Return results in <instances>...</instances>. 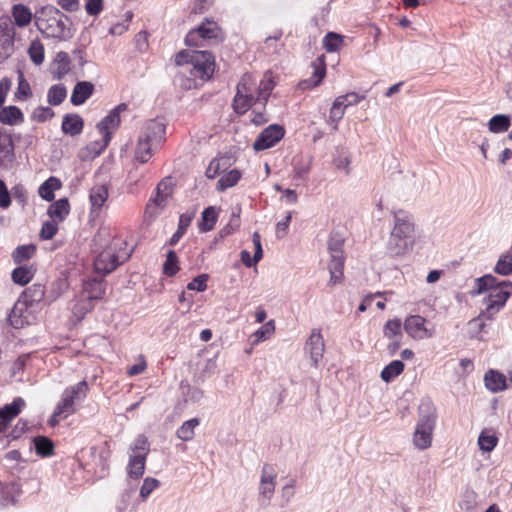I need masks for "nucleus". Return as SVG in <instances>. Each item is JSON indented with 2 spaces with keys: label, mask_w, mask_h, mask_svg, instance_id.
<instances>
[{
  "label": "nucleus",
  "mask_w": 512,
  "mask_h": 512,
  "mask_svg": "<svg viewBox=\"0 0 512 512\" xmlns=\"http://www.w3.org/2000/svg\"><path fill=\"white\" fill-rule=\"evenodd\" d=\"M24 405L25 401L21 397H17L12 403L6 404L0 408V425L3 427V430L6 428L7 424L21 412Z\"/></svg>",
  "instance_id": "nucleus-19"
},
{
  "label": "nucleus",
  "mask_w": 512,
  "mask_h": 512,
  "mask_svg": "<svg viewBox=\"0 0 512 512\" xmlns=\"http://www.w3.org/2000/svg\"><path fill=\"white\" fill-rule=\"evenodd\" d=\"M342 97H337L330 109L329 118L332 122L338 123L344 116L345 108L343 107L342 102L340 101Z\"/></svg>",
  "instance_id": "nucleus-55"
},
{
  "label": "nucleus",
  "mask_w": 512,
  "mask_h": 512,
  "mask_svg": "<svg viewBox=\"0 0 512 512\" xmlns=\"http://www.w3.org/2000/svg\"><path fill=\"white\" fill-rule=\"evenodd\" d=\"M179 270L178 257L174 250H169L166 255V260L163 264V272L167 276H174Z\"/></svg>",
  "instance_id": "nucleus-47"
},
{
  "label": "nucleus",
  "mask_w": 512,
  "mask_h": 512,
  "mask_svg": "<svg viewBox=\"0 0 512 512\" xmlns=\"http://www.w3.org/2000/svg\"><path fill=\"white\" fill-rule=\"evenodd\" d=\"M165 129L166 125L161 119H150L142 126L139 137L159 146L164 140Z\"/></svg>",
  "instance_id": "nucleus-15"
},
{
  "label": "nucleus",
  "mask_w": 512,
  "mask_h": 512,
  "mask_svg": "<svg viewBox=\"0 0 512 512\" xmlns=\"http://www.w3.org/2000/svg\"><path fill=\"white\" fill-rule=\"evenodd\" d=\"M36 252L34 244L20 245L12 253V258L15 263L20 264L25 260L30 259Z\"/></svg>",
  "instance_id": "nucleus-45"
},
{
  "label": "nucleus",
  "mask_w": 512,
  "mask_h": 512,
  "mask_svg": "<svg viewBox=\"0 0 512 512\" xmlns=\"http://www.w3.org/2000/svg\"><path fill=\"white\" fill-rule=\"evenodd\" d=\"M23 113L16 106L4 107L0 111V121L6 125H16L23 122Z\"/></svg>",
  "instance_id": "nucleus-30"
},
{
  "label": "nucleus",
  "mask_w": 512,
  "mask_h": 512,
  "mask_svg": "<svg viewBox=\"0 0 512 512\" xmlns=\"http://www.w3.org/2000/svg\"><path fill=\"white\" fill-rule=\"evenodd\" d=\"M274 87H275V81H274L271 73H266L259 83V86L257 89V96L255 97L256 101L258 103L262 104L263 106H265Z\"/></svg>",
  "instance_id": "nucleus-22"
},
{
  "label": "nucleus",
  "mask_w": 512,
  "mask_h": 512,
  "mask_svg": "<svg viewBox=\"0 0 512 512\" xmlns=\"http://www.w3.org/2000/svg\"><path fill=\"white\" fill-rule=\"evenodd\" d=\"M12 16L15 24L19 27H26L32 20L31 10L23 4L13 5Z\"/></svg>",
  "instance_id": "nucleus-33"
},
{
  "label": "nucleus",
  "mask_w": 512,
  "mask_h": 512,
  "mask_svg": "<svg viewBox=\"0 0 512 512\" xmlns=\"http://www.w3.org/2000/svg\"><path fill=\"white\" fill-rule=\"evenodd\" d=\"M60 187V180L56 177H50L40 185L38 193L42 199L52 201L54 199V191Z\"/></svg>",
  "instance_id": "nucleus-36"
},
{
  "label": "nucleus",
  "mask_w": 512,
  "mask_h": 512,
  "mask_svg": "<svg viewBox=\"0 0 512 512\" xmlns=\"http://www.w3.org/2000/svg\"><path fill=\"white\" fill-rule=\"evenodd\" d=\"M217 218L218 213L214 206L205 208V210L202 212V220L199 225L200 230L203 232L212 230L216 224Z\"/></svg>",
  "instance_id": "nucleus-39"
},
{
  "label": "nucleus",
  "mask_w": 512,
  "mask_h": 512,
  "mask_svg": "<svg viewBox=\"0 0 512 512\" xmlns=\"http://www.w3.org/2000/svg\"><path fill=\"white\" fill-rule=\"evenodd\" d=\"M185 401L199 402L203 397V391L197 387L187 385L183 387Z\"/></svg>",
  "instance_id": "nucleus-60"
},
{
  "label": "nucleus",
  "mask_w": 512,
  "mask_h": 512,
  "mask_svg": "<svg viewBox=\"0 0 512 512\" xmlns=\"http://www.w3.org/2000/svg\"><path fill=\"white\" fill-rule=\"evenodd\" d=\"M241 178V173L237 169H233L222 176L217 182V190L225 191L226 189L233 187Z\"/></svg>",
  "instance_id": "nucleus-43"
},
{
  "label": "nucleus",
  "mask_w": 512,
  "mask_h": 512,
  "mask_svg": "<svg viewBox=\"0 0 512 512\" xmlns=\"http://www.w3.org/2000/svg\"><path fill=\"white\" fill-rule=\"evenodd\" d=\"M130 256L131 252L119 253L112 247L105 249L94 260L95 272L104 277L126 262Z\"/></svg>",
  "instance_id": "nucleus-6"
},
{
  "label": "nucleus",
  "mask_w": 512,
  "mask_h": 512,
  "mask_svg": "<svg viewBox=\"0 0 512 512\" xmlns=\"http://www.w3.org/2000/svg\"><path fill=\"white\" fill-rule=\"evenodd\" d=\"M159 484V481L155 478H146L141 486L140 496L146 499Z\"/></svg>",
  "instance_id": "nucleus-61"
},
{
  "label": "nucleus",
  "mask_w": 512,
  "mask_h": 512,
  "mask_svg": "<svg viewBox=\"0 0 512 512\" xmlns=\"http://www.w3.org/2000/svg\"><path fill=\"white\" fill-rule=\"evenodd\" d=\"M175 63L181 67L180 74L187 77L181 84L185 89L202 85L212 77L215 68V58L206 50H182L176 55Z\"/></svg>",
  "instance_id": "nucleus-1"
},
{
  "label": "nucleus",
  "mask_w": 512,
  "mask_h": 512,
  "mask_svg": "<svg viewBox=\"0 0 512 512\" xmlns=\"http://www.w3.org/2000/svg\"><path fill=\"white\" fill-rule=\"evenodd\" d=\"M11 198L20 205L24 206L28 199V193L22 184H17L11 189Z\"/></svg>",
  "instance_id": "nucleus-58"
},
{
  "label": "nucleus",
  "mask_w": 512,
  "mask_h": 512,
  "mask_svg": "<svg viewBox=\"0 0 512 512\" xmlns=\"http://www.w3.org/2000/svg\"><path fill=\"white\" fill-rule=\"evenodd\" d=\"M26 310V305L24 303L17 302L12 307L10 313L8 314L7 320L9 324L15 328L20 329L23 328L27 323L26 317L23 315Z\"/></svg>",
  "instance_id": "nucleus-29"
},
{
  "label": "nucleus",
  "mask_w": 512,
  "mask_h": 512,
  "mask_svg": "<svg viewBox=\"0 0 512 512\" xmlns=\"http://www.w3.org/2000/svg\"><path fill=\"white\" fill-rule=\"evenodd\" d=\"M54 116V111L50 107H38L33 112V119L38 122H44Z\"/></svg>",
  "instance_id": "nucleus-63"
},
{
  "label": "nucleus",
  "mask_w": 512,
  "mask_h": 512,
  "mask_svg": "<svg viewBox=\"0 0 512 512\" xmlns=\"http://www.w3.org/2000/svg\"><path fill=\"white\" fill-rule=\"evenodd\" d=\"M15 29L11 19L0 17V63L7 60L14 52Z\"/></svg>",
  "instance_id": "nucleus-11"
},
{
  "label": "nucleus",
  "mask_w": 512,
  "mask_h": 512,
  "mask_svg": "<svg viewBox=\"0 0 512 512\" xmlns=\"http://www.w3.org/2000/svg\"><path fill=\"white\" fill-rule=\"evenodd\" d=\"M494 271L502 276L512 274V255L510 253L501 255L495 265Z\"/></svg>",
  "instance_id": "nucleus-46"
},
{
  "label": "nucleus",
  "mask_w": 512,
  "mask_h": 512,
  "mask_svg": "<svg viewBox=\"0 0 512 512\" xmlns=\"http://www.w3.org/2000/svg\"><path fill=\"white\" fill-rule=\"evenodd\" d=\"M285 134V130L281 125L271 124L266 127L256 138L253 143L255 151H263L275 146Z\"/></svg>",
  "instance_id": "nucleus-13"
},
{
  "label": "nucleus",
  "mask_w": 512,
  "mask_h": 512,
  "mask_svg": "<svg viewBox=\"0 0 512 512\" xmlns=\"http://www.w3.org/2000/svg\"><path fill=\"white\" fill-rule=\"evenodd\" d=\"M391 232L414 243V223L411 215L404 210L394 212V228Z\"/></svg>",
  "instance_id": "nucleus-14"
},
{
  "label": "nucleus",
  "mask_w": 512,
  "mask_h": 512,
  "mask_svg": "<svg viewBox=\"0 0 512 512\" xmlns=\"http://www.w3.org/2000/svg\"><path fill=\"white\" fill-rule=\"evenodd\" d=\"M157 147L155 144L139 137L135 149V158L140 163H146L153 155V150Z\"/></svg>",
  "instance_id": "nucleus-32"
},
{
  "label": "nucleus",
  "mask_w": 512,
  "mask_h": 512,
  "mask_svg": "<svg viewBox=\"0 0 512 512\" xmlns=\"http://www.w3.org/2000/svg\"><path fill=\"white\" fill-rule=\"evenodd\" d=\"M277 472L270 464H264L261 470L259 485V502L262 506H268L274 495Z\"/></svg>",
  "instance_id": "nucleus-10"
},
{
  "label": "nucleus",
  "mask_w": 512,
  "mask_h": 512,
  "mask_svg": "<svg viewBox=\"0 0 512 512\" xmlns=\"http://www.w3.org/2000/svg\"><path fill=\"white\" fill-rule=\"evenodd\" d=\"M485 386L492 392L502 391L506 388V377L504 374L496 371L489 370L484 376Z\"/></svg>",
  "instance_id": "nucleus-23"
},
{
  "label": "nucleus",
  "mask_w": 512,
  "mask_h": 512,
  "mask_svg": "<svg viewBox=\"0 0 512 512\" xmlns=\"http://www.w3.org/2000/svg\"><path fill=\"white\" fill-rule=\"evenodd\" d=\"M324 341L320 331L313 330L306 342V351L309 353L312 365L317 368L324 353Z\"/></svg>",
  "instance_id": "nucleus-16"
},
{
  "label": "nucleus",
  "mask_w": 512,
  "mask_h": 512,
  "mask_svg": "<svg viewBox=\"0 0 512 512\" xmlns=\"http://www.w3.org/2000/svg\"><path fill=\"white\" fill-rule=\"evenodd\" d=\"M64 20L67 17L54 6L43 7L35 16V25L48 38L65 39L70 31Z\"/></svg>",
  "instance_id": "nucleus-2"
},
{
  "label": "nucleus",
  "mask_w": 512,
  "mask_h": 512,
  "mask_svg": "<svg viewBox=\"0 0 512 512\" xmlns=\"http://www.w3.org/2000/svg\"><path fill=\"white\" fill-rule=\"evenodd\" d=\"M58 231V226L56 221H46L43 223L41 231H40V237L44 240H50L52 239L55 234Z\"/></svg>",
  "instance_id": "nucleus-56"
},
{
  "label": "nucleus",
  "mask_w": 512,
  "mask_h": 512,
  "mask_svg": "<svg viewBox=\"0 0 512 512\" xmlns=\"http://www.w3.org/2000/svg\"><path fill=\"white\" fill-rule=\"evenodd\" d=\"M70 205L67 198H62L50 205L48 215L53 221H63L69 214Z\"/></svg>",
  "instance_id": "nucleus-27"
},
{
  "label": "nucleus",
  "mask_w": 512,
  "mask_h": 512,
  "mask_svg": "<svg viewBox=\"0 0 512 512\" xmlns=\"http://www.w3.org/2000/svg\"><path fill=\"white\" fill-rule=\"evenodd\" d=\"M0 152H2L5 157L12 158L14 156V145L9 135H0Z\"/></svg>",
  "instance_id": "nucleus-59"
},
{
  "label": "nucleus",
  "mask_w": 512,
  "mask_h": 512,
  "mask_svg": "<svg viewBox=\"0 0 512 512\" xmlns=\"http://www.w3.org/2000/svg\"><path fill=\"white\" fill-rule=\"evenodd\" d=\"M88 391V384L85 380L74 386L68 387L62 394L61 401L57 405L58 413H63L64 418L75 412V404L82 401Z\"/></svg>",
  "instance_id": "nucleus-7"
},
{
  "label": "nucleus",
  "mask_w": 512,
  "mask_h": 512,
  "mask_svg": "<svg viewBox=\"0 0 512 512\" xmlns=\"http://www.w3.org/2000/svg\"><path fill=\"white\" fill-rule=\"evenodd\" d=\"M512 295V282L508 280L501 281V284L498 288H494L491 290L484 299L486 304L485 310H483L477 318H474L471 323L480 327L482 330L484 324L482 323V319H493L494 315L499 312V310L505 305L508 298Z\"/></svg>",
  "instance_id": "nucleus-3"
},
{
  "label": "nucleus",
  "mask_w": 512,
  "mask_h": 512,
  "mask_svg": "<svg viewBox=\"0 0 512 512\" xmlns=\"http://www.w3.org/2000/svg\"><path fill=\"white\" fill-rule=\"evenodd\" d=\"M405 332L414 340H424L434 336V329L427 327V320L420 315L408 316L403 324Z\"/></svg>",
  "instance_id": "nucleus-12"
},
{
  "label": "nucleus",
  "mask_w": 512,
  "mask_h": 512,
  "mask_svg": "<svg viewBox=\"0 0 512 512\" xmlns=\"http://www.w3.org/2000/svg\"><path fill=\"white\" fill-rule=\"evenodd\" d=\"M28 54L31 61L35 65H40L44 61V47L39 41H32L29 48Z\"/></svg>",
  "instance_id": "nucleus-51"
},
{
  "label": "nucleus",
  "mask_w": 512,
  "mask_h": 512,
  "mask_svg": "<svg viewBox=\"0 0 512 512\" xmlns=\"http://www.w3.org/2000/svg\"><path fill=\"white\" fill-rule=\"evenodd\" d=\"M128 108L126 103H121L117 105L113 110L110 111V113L104 117L98 124L97 129L99 130L100 134H102V144L99 146L97 150L94 148L93 151H95L96 154H100L109 144L111 140V131L112 129H116L120 124V114L124 111H126Z\"/></svg>",
  "instance_id": "nucleus-8"
},
{
  "label": "nucleus",
  "mask_w": 512,
  "mask_h": 512,
  "mask_svg": "<svg viewBox=\"0 0 512 512\" xmlns=\"http://www.w3.org/2000/svg\"><path fill=\"white\" fill-rule=\"evenodd\" d=\"M474 282L475 289L471 292L472 295H479L485 291L490 292L491 290H494V288H498L501 284V281H498L496 277L490 274L476 278Z\"/></svg>",
  "instance_id": "nucleus-28"
},
{
  "label": "nucleus",
  "mask_w": 512,
  "mask_h": 512,
  "mask_svg": "<svg viewBox=\"0 0 512 512\" xmlns=\"http://www.w3.org/2000/svg\"><path fill=\"white\" fill-rule=\"evenodd\" d=\"M83 290L87 294V299L94 302V300L101 299L105 294V284L103 280L91 279L83 283Z\"/></svg>",
  "instance_id": "nucleus-24"
},
{
  "label": "nucleus",
  "mask_w": 512,
  "mask_h": 512,
  "mask_svg": "<svg viewBox=\"0 0 512 512\" xmlns=\"http://www.w3.org/2000/svg\"><path fill=\"white\" fill-rule=\"evenodd\" d=\"M36 454L41 457H49L54 454V443L46 436H36L33 438Z\"/></svg>",
  "instance_id": "nucleus-35"
},
{
  "label": "nucleus",
  "mask_w": 512,
  "mask_h": 512,
  "mask_svg": "<svg viewBox=\"0 0 512 512\" xmlns=\"http://www.w3.org/2000/svg\"><path fill=\"white\" fill-rule=\"evenodd\" d=\"M401 320L400 319H392L388 320L384 327H383V334L386 338L392 339V338H401Z\"/></svg>",
  "instance_id": "nucleus-48"
},
{
  "label": "nucleus",
  "mask_w": 512,
  "mask_h": 512,
  "mask_svg": "<svg viewBox=\"0 0 512 512\" xmlns=\"http://www.w3.org/2000/svg\"><path fill=\"white\" fill-rule=\"evenodd\" d=\"M343 244H344V238L338 233H332L328 240V249H329L330 255H334V254L344 255L343 249H342Z\"/></svg>",
  "instance_id": "nucleus-54"
},
{
  "label": "nucleus",
  "mask_w": 512,
  "mask_h": 512,
  "mask_svg": "<svg viewBox=\"0 0 512 512\" xmlns=\"http://www.w3.org/2000/svg\"><path fill=\"white\" fill-rule=\"evenodd\" d=\"M94 90V84L89 81L77 82L72 91L71 103L75 106L84 104L93 95Z\"/></svg>",
  "instance_id": "nucleus-17"
},
{
  "label": "nucleus",
  "mask_w": 512,
  "mask_h": 512,
  "mask_svg": "<svg viewBox=\"0 0 512 512\" xmlns=\"http://www.w3.org/2000/svg\"><path fill=\"white\" fill-rule=\"evenodd\" d=\"M413 243L391 232L387 242V253L390 256H400L412 248Z\"/></svg>",
  "instance_id": "nucleus-18"
},
{
  "label": "nucleus",
  "mask_w": 512,
  "mask_h": 512,
  "mask_svg": "<svg viewBox=\"0 0 512 512\" xmlns=\"http://www.w3.org/2000/svg\"><path fill=\"white\" fill-rule=\"evenodd\" d=\"M94 307V302L91 300L85 298L80 301H78L72 309L73 315L77 318V320H82L86 313L91 311Z\"/></svg>",
  "instance_id": "nucleus-52"
},
{
  "label": "nucleus",
  "mask_w": 512,
  "mask_h": 512,
  "mask_svg": "<svg viewBox=\"0 0 512 512\" xmlns=\"http://www.w3.org/2000/svg\"><path fill=\"white\" fill-rule=\"evenodd\" d=\"M252 241L255 248L253 258L251 259L250 253L247 250H242L240 253L241 261L246 267H252L254 264L258 263L263 257L261 237L257 231L253 233Z\"/></svg>",
  "instance_id": "nucleus-21"
},
{
  "label": "nucleus",
  "mask_w": 512,
  "mask_h": 512,
  "mask_svg": "<svg viewBox=\"0 0 512 512\" xmlns=\"http://www.w3.org/2000/svg\"><path fill=\"white\" fill-rule=\"evenodd\" d=\"M510 126V116L506 114H497L493 116L489 122L488 127L492 133H502L508 130Z\"/></svg>",
  "instance_id": "nucleus-38"
},
{
  "label": "nucleus",
  "mask_w": 512,
  "mask_h": 512,
  "mask_svg": "<svg viewBox=\"0 0 512 512\" xmlns=\"http://www.w3.org/2000/svg\"><path fill=\"white\" fill-rule=\"evenodd\" d=\"M223 40L222 30L216 22L205 19L196 29L191 30L185 37L187 46L205 47V43H219Z\"/></svg>",
  "instance_id": "nucleus-5"
},
{
  "label": "nucleus",
  "mask_w": 512,
  "mask_h": 512,
  "mask_svg": "<svg viewBox=\"0 0 512 512\" xmlns=\"http://www.w3.org/2000/svg\"><path fill=\"white\" fill-rule=\"evenodd\" d=\"M103 9V0H86L85 10L87 14L96 16Z\"/></svg>",
  "instance_id": "nucleus-64"
},
{
  "label": "nucleus",
  "mask_w": 512,
  "mask_h": 512,
  "mask_svg": "<svg viewBox=\"0 0 512 512\" xmlns=\"http://www.w3.org/2000/svg\"><path fill=\"white\" fill-rule=\"evenodd\" d=\"M33 275L34 273L31 268L20 266L12 271L11 277L15 284L24 286L31 281Z\"/></svg>",
  "instance_id": "nucleus-44"
},
{
  "label": "nucleus",
  "mask_w": 512,
  "mask_h": 512,
  "mask_svg": "<svg viewBox=\"0 0 512 512\" xmlns=\"http://www.w3.org/2000/svg\"><path fill=\"white\" fill-rule=\"evenodd\" d=\"M498 439L495 435L482 431L478 437V445L482 451L490 452L497 445Z\"/></svg>",
  "instance_id": "nucleus-50"
},
{
  "label": "nucleus",
  "mask_w": 512,
  "mask_h": 512,
  "mask_svg": "<svg viewBox=\"0 0 512 512\" xmlns=\"http://www.w3.org/2000/svg\"><path fill=\"white\" fill-rule=\"evenodd\" d=\"M419 411L420 416L414 432L413 443L418 449L424 450L431 446L436 415L435 409L430 403H423Z\"/></svg>",
  "instance_id": "nucleus-4"
},
{
  "label": "nucleus",
  "mask_w": 512,
  "mask_h": 512,
  "mask_svg": "<svg viewBox=\"0 0 512 512\" xmlns=\"http://www.w3.org/2000/svg\"><path fill=\"white\" fill-rule=\"evenodd\" d=\"M343 44V37L335 32H329L324 37L323 45L327 52L337 51Z\"/></svg>",
  "instance_id": "nucleus-49"
},
{
  "label": "nucleus",
  "mask_w": 512,
  "mask_h": 512,
  "mask_svg": "<svg viewBox=\"0 0 512 512\" xmlns=\"http://www.w3.org/2000/svg\"><path fill=\"white\" fill-rule=\"evenodd\" d=\"M340 97H342L340 101L342 102L343 107L347 108L349 106L358 104L361 100L365 99L366 95H359L355 92H349L345 95H341Z\"/></svg>",
  "instance_id": "nucleus-62"
},
{
  "label": "nucleus",
  "mask_w": 512,
  "mask_h": 512,
  "mask_svg": "<svg viewBox=\"0 0 512 512\" xmlns=\"http://www.w3.org/2000/svg\"><path fill=\"white\" fill-rule=\"evenodd\" d=\"M131 451L134 455H142L147 456L149 453V442L144 435H138L137 438L134 440L133 444L131 445Z\"/></svg>",
  "instance_id": "nucleus-53"
},
{
  "label": "nucleus",
  "mask_w": 512,
  "mask_h": 512,
  "mask_svg": "<svg viewBox=\"0 0 512 512\" xmlns=\"http://www.w3.org/2000/svg\"><path fill=\"white\" fill-rule=\"evenodd\" d=\"M84 127V120L79 114H66L62 120V131L70 136L79 135Z\"/></svg>",
  "instance_id": "nucleus-20"
},
{
  "label": "nucleus",
  "mask_w": 512,
  "mask_h": 512,
  "mask_svg": "<svg viewBox=\"0 0 512 512\" xmlns=\"http://www.w3.org/2000/svg\"><path fill=\"white\" fill-rule=\"evenodd\" d=\"M251 77L244 75L237 85V93L234 97L233 108L236 113L244 114L254 104L258 103L250 87Z\"/></svg>",
  "instance_id": "nucleus-9"
},
{
  "label": "nucleus",
  "mask_w": 512,
  "mask_h": 512,
  "mask_svg": "<svg viewBox=\"0 0 512 512\" xmlns=\"http://www.w3.org/2000/svg\"><path fill=\"white\" fill-rule=\"evenodd\" d=\"M313 75L311 78L303 80L299 83L301 89H308L318 86L323 80L326 69L324 64L320 61L319 63L313 62Z\"/></svg>",
  "instance_id": "nucleus-31"
},
{
  "label": "nucleus",
  "mask_w": 512,
  "mask_h": 512,
  "mask_svg": "<svg viewBox=\"0 0 512 512\" xmlns=\"http://www.w3.org/2000/svg\"><path fill=\"white\" fill-rule=\"evenodd\" d=\"M208 274H200L187 285L188 290L203 292L207 289Z\"/></svg>",
  "instance_id": "nucleus-57"
},
{
  "label": "nucleus",
  "mask_w": 512,
  "mask_h": 512,
  "mask_svg": "<svg viewBox=\"0 0 512 512\" xmlns=\"http://www.w3.org/2000/svg\"><path fill=\"white\" fill-rule=\"evenodd\" d=\"M193 217L194 213H183L180 215L178 228L170 238L169 245L174 246L182 238L188 226L190 225Z\"/></svg>",
  "instance_id": "nucleus-37"
},
{
  "label": "nucleus",
  "mask_w": 512,
  "mask_h": 512,
  "mask_svg": "<svg viewBox=\"0 0 512 512\" xmlns=\"http://www.w3.org/2000/svg\"><path fill=\"white\" fill-rule=\"evenodd\" d=\"M198 418L185 421L177 430V437L183 441H190L194 437V430L199 425Z\"/></svg>",
  "instance_id": "nucleus-42"
},
{
  "label": "nucleus",
  "mask_w": 512,
  "mask_h": 512,
  "mask_svg": "<svg viewBox=\"0 0 512 512\" xmlns=\"http://www.w3.org/2000/svg\"><path fill=\"white\" fill-rule=\"evenodd\" d=\"M67 96V89L62 84L53 85L47 93V101L50 105H60Z\"/></svg>",
  "instance_id": "nucleus-40"
},
{
  "label": "nucleus",
  "mask_w": 512,
  "mask_h": 512,
  "mask_svg": "<svg viewBox=\"0 0 512 512\" xmlns=\"http://www.w3.org/2000/svg\"><path fill=\"white\" fill-rule=\"evenodd\" d=\"M404 370V363L401 360H393L381 371V378L385 382H390L392 379L400 375Z\"/></svg>",
  "instance_id": "nucleus-41"
},
{
  "label": "nucleus",
  "mask_w": 512,
  "mask_h": 512,
  "mask_svg": "<svg viewBox=\"0 0 512 512\" xmlns=\"http://www.w3.org/2000/svg\"><path fill=\"white\" fill-rule=\"evenodd\" d=\"M90 202L92 212L99 211L108 198V188L106 185H95L90 190Z\"/></svg>",
  "instance_id": "nucleus-26"
},
{
  "label": "nucleus",
  "mask_w": 512,
  "mask_h": 512,
  "mask_svg": "<svg viewBox=\"0 0 512 512\" xmlns=\"http://www.w3.org/2000/svg\"><path fill=\"white\" fill-rule=\"evenodd\" d=\"M146 456L131 454L128 463V475L133 479L142 477L145 469Z\"/></svg>",
  "instance_id": "nucleus-34"
},
{
  "label": "nucleus",
  "mask_w": 512,
  "mask_h": 512,
  "mask_svg": "<svg viewBox=\"0 0 512 512\" xmlns=\"http://www.w3.org/2000/svg\"><path fill=\"white\" fill-rule=\"evenodd\" d=\"M344 255L334 254L331 255V261L329 264L330 280L329 284L336 285L341 282L343 277L344 268Z\"/></svg>",
  "instance_id": "nucleus-25"
}]
</instances>
